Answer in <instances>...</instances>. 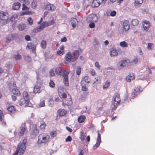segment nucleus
<instances>
[{
	"instance_id": "f257e3e1",
	"label": "nucleus",
	"mask_w": 155,
	"mask_h": 155,
	"mask_svg": "<svg viewBox=\"0 0 155 155\" xmlns=\"http://www.w3.org/2000/svg\"><path fill=\"white\" fill-rule=\"evenodd\" d=\"M27 139L26 138H24L22 140V143H20L18 144L17 147L16 151L12 155H18L19 150H20L19 153L20 155H22L25 150V143L27 142Z\"/></svg>"
},
{
	"instance_id": "f03ea898",
	"label": "nucleus",
	"mask_w": 155,
	"mask_h": 155,
	"mask_svg": "<svg viewBox=\"0 0 155 155\" xmlns=\"http://www.w3.org/2000/svg\"><path fill=\"white\" fill-rule=\"evenodd\" d=\"M50 140V136L46 133H42L39 134L38 137V143H44L45 144Z\"/></svg>"
},
{
	"instance_id": "7ed1b4c3",
	"label": "nucleus",
	"mask_w": 155,
	"mask_h": 155,
	"mask_svg": "<svg viewBox=\"0 0 155 155\" xmlns=\"http://www.w3.org/2000/svg\"><path fill=\"white\" fill-rule=\"evenodd\" d=\"M121 100L120 95L116 94L113 97V99L112 101V109L113 110H115L117 106L119 105L120 102Z\"/></svg>"
},
{
	"instance_id": "20e7f679",
	"label": "nucleus",
	"mask_w": 155,
	"mask_h": 155,
	"mask_svg": "<svg viewBox=\"0 0 155 155\" xmlns=\"http://www.w3.org/2000/svg\"><path fill=\"white\" fill-rule=\"evenodd\" d=\"M141 91L140 86H137L132 91L131 95V98L132 99L134 98L140 94Z\"/></svg>"
},
{
	"instance_id": "39448f33",
	"label": "nucleus",
	"mask_w": 155,
	"mask_h": 155,
	"mask_svg": "<svg viewBox=\"0 0 155 155\" xmlns=\"http://www.w3.org/2000/svg\"><path fill=\"white\" fill-rule=\"evenodd\" d=\"M69 73V72L65 70H64L62 74V75L64 78L63 79V82L65 85L67 86H69L68 75Z\"/></svg>"
},
{
	"instance_id": "423d86ee",
	"label": "nucleus",
	"mask_w": 155,
	"mask_h": 155,
	"mask_svg": "<svg viewBox=\"0 0 155 155\" xmlns=\"http://www.w3.org/2000/svg\"><path fill=\"white\" fill-rule=\"evenodd\" d=\"M44 5L45 9L47 10L52 12L54 11L55 9V6L48 2L45 3Z\"/></svg>"
},
{
	"instance_id": "0eeeda50",
	"label": "nucleus",
	"mask_w": 155,
	"mask_h": 155,
	"mask_svg": "<svg viewBox=\"0 0 155 155\" xmlns=\"http://www.w3.org/2000/svg\"><path fill=\"white\" fill-rule=\"evenodd\" d=\"M68 98H66L63 101L62 105L63 106H65L66 105L69 106L72 104V99L71 96L70 95H68Z\"/></svg>"
},
{
	"instance_id": "6e6552de",
	"label": "nucleus",
	"mask_w": 155,
	"mask_h": 155,
	"mask_svg": "<svg viewBox=\"0 0 155 155\" xmlns=\"http://www.w3.org/2000/svg\"><path fill=\"white\" fill-rule=\"evenodd\" d=\"M26 129L25 123H22L20 127V130L18 133V136L20 137H21L24 134Z\"/></svg>"
},
{
	"instance_id": "1a4fd4ad",
	"label": "nucleus",
	"mask_w": 155,
	"mask_h": 155,
	"mask_svg": "<svg viewBox=\"0 0 155 155\" xmlns=\"http://www.w3.org/2000/svg\"><path fill=\"white\" fill-rule=\"evenodd\" d=\"M142 25L144 30L147 31L149 29L150 24L149 21L146 20H144L142 22Z\"/></svg>"
},
{
	"instance_id": "9d476101",
	"label": "nucleus",
	"mask_w": 155,
	"mask_h": 155,
	"mask_svg": "<svg viewBox=\"0 0 155 155\" xmlns=\"http://www.w3.org/2000/svg\"><path fill=\"white\" fill-rule=\"evenodd\" d=\"M54 23V20H51L49 21H44L40 25L42 28L43 29L45 27L51 25Z\"/></svg>"
},
{
	"instance_id": "9b49d317",
	"label": "nucleus",
	"mask_w": 155,
	"mask_h": 155,
	"mask_svg": "<svg viewBox=\"0 0 155 155\" xmlns=\"http://www.w3.org/2000/svg\"><path fill=\"white\" fill-rule=\"evenodd\" d=\"M41 87V82H38L35 85L33 89L34 93L35 94L40 93L41 91L40 88Z\"/></svg>"
},
{
	"instance_id": "f8f14e48",
	"label": "nucleus",
	"mask_w": 155,
	"mask_h": 155,
	"mask_svg": "<svg viewBox=\"0 0 155 155\" xmlns=\"http://www.w3.org/2000/svg\"><path fill=\"white\" fill-rule=\"evenodd\" d=\"M97 135L96 143L93 146V148L94 149H96L98 147L101 142V135L98 132H97Z\"/></svg>"
},
{
	"instance_id": "ddd939ff",
	"label": "nucleus",
	"mask_w": 155,
	"mask_h": 155,
	"mask_svg": "<svg viewBox=\"0 0 155 155\" xmlns=\"http://www.w3.org/2000/svg\"><path fill=\"white\" fill-rule=\"evenodd\" d=\"M72 56L70 52H68L66 54L65 56V61L64 62L65 64H67L68 63V62H70L72 60Z\"/></svg>"
},
{
	"instance_id": "4468645a",
	"label": "nucleus",
	"mask_w": 155,
	"mask_h": 155,
	"mask_svg": "<svg viewBox=\"0 0 155 155\" xmlns=\"http://www.w3.org/2000/svg\"><path fill=\"white\" fill-rule=\"evenodd\" d=\"M79 52L78 51H74L72 53V61L74 62L77 60L78 59L79 55Z\"/></svg>"
},
{
	"instance_id": "2eb2a0df",
	"label": "nucleus",
	"mask_w": 155,
	"mask_h": 155,
	"mask_svg": "<svg viewBox=\"0 0 155 155\" xmlns=\"http://www.w3.org/2000/svg\"><path fill=\"white\" fill-rule=\"evenodd\" d=\"M7 110L10 114H15L17 111L15 107L12 105L9 106L7 108Z\"/></svg>"
},
{
	"instance_id": "dca6fc26",
	"label": "nucleus",
	"mask_w": 155,
	"mask_h": 155,
	"mask_svg": "<svg viewBox=\"0 0 155 155\" xmlns=\"http://www.w3.org/2000/svg\"><path fill=\"white\" fill-rule=\"evenodd\" d=\"M57 112L60 117L64 116L67 113V111L63 109H59L58 110Z\"/></svg>"
},
{
	"instance_id": "f3484780",
	"label": "nucleus",
	"mask_w": 155,
	"mask_h": 155,
	"mask_svg": "<svg viewBox=\"0 0 155 155\" xmlns=\"http://www.w3.org/2000/svg\"><path fill=\"white\" fill-rule=\"evenodd\" d=\"M27 47L29 49H31L33 53H35L36 46L34 44L32 43H28L27 44Z\"/></svg>"
},
{
	"instance_id": "a211bd4d",
	"label": "nucleus",
	"mask_w": 155,
	"mask_h": 155,
	"mask_svg": "<svg viewBox=\"0 0 155 155\" xmlns=\"http://www.w3.org/2000/svg\"><path fill=\"white\" fill-rule=\"evenodd\" d=\"M59 95L61 98H63L64 99L66 98L67 97L66 94L62 90L60 89L58 92Z\"/></svg>"
},
{
	"instance_id": "6ab92c4d",
	"label": "nucleus",
	"mask_w": 155,
	"mask_h": 155,
	"mask_svg": "<svg viewBox=\"0 0 155 155\" xmlns=\"http://www.w3.org/2000/svg\"><path fill=\"white\" fill-rule=\"evenodd\" d=\"M90 78L88 76H85L82 79L81 82V84H84V82L87 84H88L90 83Z\"/></svg>"
},
{
	"instance_id": "aec40b11",
	"label": "nucleus",
	"mask_w": 155,
	"mask_h": 155,
	"mask_svg": "<svg viewBox=\"0 0 155 155\" xmlns=\"http://www.w3.org/2000/svg\"><path fill=\"white\" fill-rule=\"evenodd\" d=\"M110 53L111 56H116L118 55L117 51L114 48L110 49Z\"/></svg>"
},
{
	"instance_id": "412c9836",
	"label": "nucleus",
	"mask_w": 155,
	"mask_h": 155,
	"mask_svg": "<svg viewBox=\"0 0 155 155\" xmlns=\"http://www.w3.org/2000/svg\"><path fill=\"white\" fill-rule=\"evenodd\" d=\"M8 19V17L5 13L3 12H0V20L2 21L6 20Z\"/></svg>"
},
{
	"instance_id": "4be33fe9",
	"label": "nucleus",
	"mask_w": 155,
	"mask_h": 155,
	"mask_svg": "<svg viewBox=\"0 0 155 155\" xmlns=\"http://www.w3.org/2000/svg\"><path fill=\"white\" fill-rule=\"evenodd\" d=\"M60 50L57 51V53L59 55H62L64 54V45H61L60 47Z\"/></svg>"
},
{
	"instance_id": "5701e85b",
	"label": "nucleus",
	"mask_w": 155,
	"mask_h": 155,
	"mask_svg": "<svg viewBox=\"0 0 155 155\" xmlns=\"http://www.w3.org/2000/svg\"><path fill=\"white\" fill-rule=\"evenodd\" d=\"M123 26L124 27L125 31H127L130 28V25L128 21H124L123 22Z\"/></svg>"
},
{
	"instance_id": "b1692460",
	"label": "nucleus",
	"mask_w": 155,
	"mask_h": 155,
	"mask_svg": "<svg viewBox=\"0 0 155 155\" xmlns=\"http://www.w3.org/2000/svg\"><path fill=\"white\" fill-rule=\"evenodd\" d=\"M62 68L60 67H57L55 69V72L57 74L61 75L62 74Z\"/></svg>"
},
{
	"instance_id": "393cba45",
	"label": "nucleus",
	"mask_w": 155,
	"mask_h": 155,
	"mask_svg": "<svg viewBox=\"0 0 155 155\" xmlns=\"http://www.w3.org/2000/svg\"><path fill=\"white\" fill-rule=\"evenodd\" d=\"M143 2V0H135L134 5L136 7H139Z\"/></svg>"
},
{
	"instance_id": "a878e982",
	"label": "nucleus",
	"mask_w": 155,
	"mask_h": 155,
	"mask_svg": "<svg viewBox=\"0 0 155 155\" xmlns=\"http://www.w3.org/2000/svg\"><path fill=\"white\" fill-rule=\"evenodd\" d=\"M12 93L15 95L19 96L21 94L17 88H12Z\"/></svg>"
},
{
	"instance_id": "bb28decb",
	"label": "nucleus",
	"mask_w": 155,
	"mask_h": 155,
	"mask_svg": "<svg viewBox=\"0 0 155 155\" xmlns=\"http://www.w3.org/2000/svg\"><path fill=\"white\" fill-rule=\"evenodd\" d=\"M101 4V3L97 1V0H93L92 3V6L94 7H98Z\"/></svg>"
},
{
	"instance_id": "cd10ccee",
	"label": "nucleus",
	"mask_w": 155,
	"mask_h": 155,
	"mask_svg": "<svg viewBox=\"0 0 155 155\" xmlns=\"http://www.w3.org/2000/svg\"><path fill=\"white\" fill-rule=\"evenodd\" d=\"M71 21L73 27H75L76 26L77 23V19L74 18H72L71 20Z\"/></svg>"
},
{
	"instance_id": "c85d7f7f",
	"label": "nucleus",
	"mask_w": 155,
	"mask_h": 155,
	"mask_svg": "<svg viewBox=\"0 0 155 155\" xmlns=\"http://www.w3.org/2000/svg\"><path fill=\"white\" fill-rule=\"evenodd\" d=\"M23 97L25 101L26 100V101H27L29 99V95L28 92L26 91L23 92Z\"/></svg>"
},
{
	"instance_id": "c756f323",
	"label": "nucleus",
	"mask_w": 155,
	"mask_h": 155,
	"mask_svg": "<svg viewBox=\"0 0 155 155\" xmlns=\"http://www.w3.org/2000/svg\"><path fill=\"white\" fill-rule=\"evenodd\" d=\"M86 117L84 115H81L78 117V120L79 123H82L84 121Z\"/></svg>"
},
{
	"instance_id": "7c9ffc66",
	"label": "nucleus",
	"mask_w": 155,
	"mask_h": 155,
	"mask_svg": "<svg viewBox=\"0 0 155 155\" xmlns=\"http://www.w3.org/2000/svg\"><path fill=\"white\" fill-rule=\"evenodd\" d=\"M21 4L19 2L15 3L13 5V8L15 10H18L20 7Z\"/></svg>"
},
{
	"instance_id": "2f4dec72",
	"label": "nucleus",
	"mask_w": 155,
	"mask_h": 155,
	"mask_svg": "<svg viewBox=\"0 0 155 155\" xmlns=\"http://www.w3.org/2000/svg\"><path fill=\"white\" fill-rule=\"evenodd\" d=\"M26 27V25L24 24H19L18 26V28L19 31L24 30Z\"/></svg>"
},
{
	"instance_id": "473e14b6",
	"label": "nucleus",
	"mask_w": 155,
	"mask_h": 155,
	"mask_svg": "<svg viewBox=\"0 0 155 155\" xmlns=\"http://www.w3.org/2000/svg\"><path fill=\"white\" fill-rule=\"evenodd\" d=\"M47 46V42L45 40H42L41 43V48L43 49L46 48Z\"/></svg>"
},
{
	"instance_id": "72a5a7b5",
	"label": "nucleus",
	"mask_w": 155,
	"mask_h": 155,
	"mask_svg": "<svg viewBox=\"0 0 155 155\" xmlns=\"http://www.w3.org/2000/svg\"><path fill=\"white\" fill-rule=\"evenodd\" d=\"M131 23L134 26H137L139 24V21L137 19H134L131 21Z\"/></svg>"
},
{
	"instance_id": "f704fd0d",
	"label": "nucleus",
	"mask_w": 155,
	"mask_h": 155,
	"mask_svg": "<svg viewBox=\"0 0 155 155\" xmlns=\"http://www.w3.org/2000/svg\"><path fill=\"white\" fill-rule=\"evenodd\" d=\"M43 29L41 26L40 25L39 26L37 27L33 30V31L35 33H37L41 31Z\"/></svg>"
},
{
	"instance_id": "c9c22d12",
	"label": "nucleus",
	"mask_w": 155,
	"mask_h": 155,
	"mask_svg": "<svg viewBox=\"0 0 155 155\" xmlns=\"http://www.w3.org/2000/svg\"><path fill=\"white\" fill-rule=\"evenodd\" d=\"M120 45L122 47L124 48L127 47L128 46V44L125 41H123L120 42Z\"/></svg>"
},
{
	"instance_id": "e433bc0d",
	"label": "nucleus",
	"mask_w": 155,
	"mask_h": 155,
	"mask_svg": "<svg viewBox=\"0 0 155 155\" xmlns=\"http://www.w3.org/2000/svg\"><path fill=\"white\" fill-rule=\"evenodd\" d=\"M127 61L126 60L121 61L119 62V63L120 64V66L123 67L125 66L127 64Z\"/></svg>"
},
{
	"instance_id": "4c0bfd02",
	"label": "nucleus",
	"mask_w": 155,
	"mask_h": 155,
	"mask_svg": "<svg viewBox=\"0 0 155 155\" xmlns=\"http://www.w3.org/2000/svg\"><path fill=\"white\" fill-rule=\"evenodd\" d=\"M154 45L150 43H149L147 44V48L148 50H151L153 48Z\"/></svg>"
},
{
	"instance_id": "58836bf2",
	"label": "nucleus",
	"mask_w": 155,
	"mask_h": 155,
	"mask_svg": "<svg viewBox=\"0 0 155 155\" xmlns=\"http://www.w3.org/2000/svg\"><path fill=\"white\" fill-rule=\"evenodd\" d=\"M85 135L84 132L81 131L80 133V139L82 141H83L85 138Z\"/></svg>"
},
{
	"instance_id": "ea45409f",
	"label": "nucleus",
	"mask_w": 155,
	"mask_h": 155,
	"mask_svg": "<svg viewBox=\"0 0 155 155\" xmlns=\"http://www.w3.org/2000/svg\"><path fill=\"white\" fill-rule=\"evenodd\" d=\"M110 85V82H109L108 81H107L105 84L103 85V88L104 89H105L106 88H107Z\"/></svg>"
},
{
	"instance_id": "a19ab883",
	"label": "nucleus",
	"mask_w": 155,
	"mask_h": 155,
	"mask_svg": "<svg viewBox=\"0 0 155 155\" xmlns=\"http://www.w3.org/2000/svg\"><path fill=\"white\" fill-rule=\"evenodd\" d=\"M25 101V103L26 104L25 106L27 107H32V104L29 101V99L27 101Z\"/></svg>"
},
{
	"instance_id": "79ce46f5",
	"label": "nucleus",
	"mask_w": 155,
	"mask_h": 155,
	"mask_svg": "<svg viewBox=\"0 0 155 155\" xmlns=\"http://www.w3.org/2000/svg\"><path fill=\"white\" fill-rule=\"evenodd\" d=\"M50 135L52 137H54L57 135V132L55 130H53L50 133Z\"/></svg>"
},
{
	"instance_id": "37998d69",
	"label": "nucleus",
	"mask_w": 155,
	"mask_h": 155,
	"mask_svg": "<svg viewBox=\"0 0 155 155\" xmlns=\"http://www.w3.org/2000/svg\"><path fill=\"white\" fill-rule=\"evenodd\" d=\"M49 85L50 87L53 88L55 86L54 82L52 80H50L49 83Z\"/></svg>"
},
{
	"instance_id": "c03bdc74",
	"label": "nucleus",
	"mask_w": 155,
	"mask_h": 155,
	"mask_svg": "<svg viewBox=\"0 0 155 155\" xmlns=\"http://www.w3.org/2000/svg\"><path fill=\"white\" fill-rule=\"evenodd\" d=\"M31 7L33 8H35L37 6V2L34 0L31 2Z\"/></svg>"
},
{
	"instance_id": "a18cd8bd",
	"label": "nucleus",
	"mask_w": 155,
	"mask_h": 155,
	"mask_svg": "<svg viewBox=\"0 0 155 155\" xmlns=\"http://www.w3.org/2000/svg\"><path fill=\"white\" fill-rule=\"evenodd\" d=\"M82 86L81 90L83 91H87L88 89L87 87L85 85V84H81Z\"/></svg>"
},
{
	"instance_id": "49530a36",
	"label": "nucleus",
	"mask_w": 155,
	"mask_h": 155,
	"mask_svg": "<svg viewBox=\"0 0 155 155\" xmlns=\"http://www.w3.org/2000/svg\"><path fill=\"white\" fill-rule=\"evenodd\" d=\"M28 24L29 25H32L33 24V20L31 17H29L27 19Z\"/></svg>"
},
{
	"instance_id": "de8ad7c7",
	"label": "nucleus",
	"mask_w": 155,
	"mask_h": 155,
	"mask_svg": "<svg viewBox=\"0 0 155 155\" xmlns=\"http://www.w3.org/2000/svg\"><path fill=\"white\" fill-rule=\"evenodd\" d=\"M18 35L17 34H12L10 36V37L12 39V40H13L16 38H18Z\"/></svg>"
},
{
	"instance_id": "09e8293b",
	"label": "nucleus",
	"mask_w": 155,
	"mask_h": 155,
	"mask_svg": "<svg viewBox=\"0 0 155 155\" xmlns=\"http://www.w3.org/2000/svg\"><path fill=\"white\" fill-rule=\"evenodd\" d=\"M81 68L80 66L77 67V68L76 73L78 75H79L81 73Z\"/></svg>"
},
{
	"instance_id": "8fccbe9b",
	"label": "nucleus",
	"mask_w": 155,
	"mask_h": 155,
	"mask_svg": "<svg viewBox=\"0 0 155 155\" xmlns=\"http://www.w3.org/2000/svg\"><path fill=\"white\" fill-rule=\"evenodd\" d=\"M27 5L26 4H22V10H27L29 9V8L27 6H26Z\"/></svg>"
},
{
	"instance_id": "3c124183",
	"label": "nucleus",
	"mask_w": 155,
	"mask_h": 155,
	"mask_svg": "<svg viewBox=\"0 0 155 155\" xmlns=\"http://www.w3.org/2000/svg\"><path fill=\"white\" fill-rule=\"evenodd\" d=\"M19 1L22 4H26V5H28L30 3L28 0H19Z\"/></svg>"
},
{
	"instance_id": "603ef678",
	"label": "nucleus",
	"mask_w": 155,
	"mask_h": 155,
	"mask_svg": "<svg viewBox=\"0 0 155 155\" xmlns=\"http://www.w3.org/2000/svg\"><path fill=\"white\" fill-rule=\"evenodd\" d=\"M14 57L15 58V60H18L21 59V55L18 54L17 55H15Z\"/></svg>"
},
{
	"instance_id": "864d4df0",
	"label": "nucleus",
	"mask_w": 155,
	"mask_h": 155,
	"mask_svg": "<svg viewBox=\"0 0 155 155\" xmlns=\"http://www.w3.org/2000/svg\"><path fill=\"white\" fill-rule=\"evenodd\" d=\"M138 62V58L137 57L135 58L132 61L130 62V64L134 63L135 64H136Z\"/></svg>"
},
{
	"instance_id": "5fc2aeb1",
	"label": "nucleus",
	"mask_w": 155,
	"mask_h": 155,
	"mask_svg": "<svg viewBox=\"0 0 155 155\" xmlns=\"http://www.w3.org/2000/svg\"><path fill=\"white\" fill-rule=\"evenodd\" d=\"M127 76L129 77L132 80L134 79L135 78L134 74L132 73H130Z\"/></svg>"
},
{
	"instance_id": "6e6d98bb",
	"label": "nucleus",
	"mask_w": 155,
	"mask_h": 155,
	"mask_svg": "<svg viewBox=\"0 0 155 155\" xmlns=\"http://www.w3.org/2000/svg\"><path fill=\"white\" fill-rule=\"evenodd\" d=\"M116 12L115 10H113L110 12V15L112 17L116 15Z\"/></svg>"
},
{
	"instance_id": "4d7b16f0",
	"label": "nucleus",
	"mask_w": 155,
	"mask_h": 155,
	"mask_svg": "<svg viewBox=\"0 0 155 155\" xmlns=\"http://www.w3.org/2000/svg\"><path fill=\"white\" fill-rule=\"evenodd\" d=\"M90 73L92 75L94 76L95 74V72L94 70L93 69H91L90 70Z\"/></svg>"
},
{
	"instance_id": "13d9d810",
	"label": "nucleus",
	"mask_w": 155,
	"mask_h": 155,
	"mask_svg": "<svg viewBox=\"0 0 155 155\" xmlns=\"http://www.w3.org/2000/svg\"><path fill=\"white\" fill-rule=\"evenodd\" d=\"M95 26V24L93 22L90 23L89 24V27L91 28H93Z\"/></svg>"
},
{
	"instance_id": "bf43d9fd",
	"label": "nucleus",
	"mask_w": 155,
	"mask_h": 155,
	"mask_svg": "<svg viewBox=\"0 0 155 155\" xmlns=\"http://www.w3.org/2000/svg\"><path fill=\"white\" fill-rule=\"evenodd\" d=\"M72 140L71 137L70 136H68L65 139V141L66 142L71 141Z\"/></svg>"
},
{
	"instance_id": "052dcab7",
	"label": "nucleus",
	"mask_w": 155,
	"mask_h": 155,
	"mask_svg": "<svg viewBox=\"0 0 155 155\" xmlns=\"http://www.w3.org/2000/svg\"><path fill=\"white\" fill-rule=\"evenodd\" d=\"M25 38L27 41H29L31 39V37L29 35L25 36Z\"/></svg>"
},
{
	"instance_id": "680f3d73",
	"label": "nucleus",
	"mask_w": 155,
	"mask_h": 155,
	"mask_svg": "<svg viewBox=\"0 0 155 155\" xmlns=\"http://www.w3.org/2000/svg\"><path fill=\"white\" fill-rule=\"evenodd\" d=\"M46 127V124L45 123L41 124L40 126L41 129H44Z\"/></svg>"
},
{
	"instance_id": "e2e57ef3",
	"label": "nucleus",
	"mask_w": 155,
	"mask_h": 155,
	"mask_svg": "<svg viewBox=\"0 0 155 155\" xmlns=\"http://www.w3.org/2000/svg\"><path fill=\"white\" fill-rule=\"evenodd\" d=\"M50 75L51 76H53L54 75V73L53 70H51L50 71Z\"/></svg>"
},
{
	"instance_id": "0e129e2a",
	"label": "nucleus",
	"mask_w": 155,
	"mask_h": 155,
	"mask_svg": "<svg viewBox=\"0 0 155 155\" xmlns=\"http://www.w3.org/2000/svg\"><path fill=\"white\" fill-rule=\"evenodd\" d=\"M40 107H42L45 106V103L44 101H41L39 104Z\"/></svg>"
},
{
	"instance_id": "69168bd1",
	"label": "nucleus",
	"mask_w": 155,
	"mask_h": 155,
	"mask_svg": "<svg viewBox=\"0 0 155 155\" xmlns=\"http://www.w3.org/2000/svg\"><path fill=\"white\" fill-rule=\"evenodd\" d=\"M6 41L7 42H10L12 40V39L10 37V36H9L8 37H7L6 38Z\"/></svg>"
},
{
	"instance_id": "338daca9",
	"label": "nucleus",
	"mask_w": 155,
	"mask_h": 155,
	"mask_svg": "<svg viewBox=\"0 0 155 155\" xmlns=\"http://www.w3.org/2000/svg\"><path fill=\"white\" fill-rule=\"evenodd\" d=\"M95 66L98 68L99 69L100 68V65L99 63L98 62H96L95 64Z\"/></svg>"
},
{
	"instance_id": "774afa93",
	"label": "nucleus",
	"mask_w": 155,
	"mask_h": 155,
	"mask_svg": "<svg viewBox=\"0 0 155 155\" xmlns=\"http://www.w3.org/2000/svg\"><path fill=\"white\" fill-rule=\"evenodd\" d=\"M39 131L36 128H35L33 130V133L34 134L38 133Z\"/></svg>"
}]
</instances>
